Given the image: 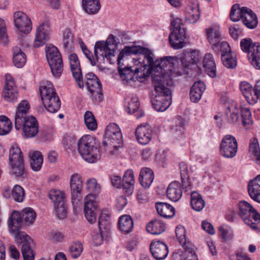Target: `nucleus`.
I'll return each instance as SVG.
<instances>
[{"mask_svg": "<svg viewBox=\"0 0 260 260\" xmlns=\"http://www.w3.org/2000/svg\"><path fill=\"white\" fill-rule=\"evenodd\" d=\"M171 60H175V57L166 56L154 61L151 50L135 45L124 47L117 58L119 73L123 81L128 84L136 81L141 82L145 78L144 71L147 66L150 67L153 75L162 72L165 67L169 71Z\"/></svg>", "mask_w": 260, "mask_h": 260, "instance_id": "nucleus-1", "label": "nucleus"}, {"mask_svg": "<svg viewBox=\"0 0 260 260\" xmlns=\"http://www.w3.org/2000/svg\"><path fill=\"white\" fill-rule=\"evenodd\" d=\"M171 60V67L169 71L167 68H163L159 74L152 75V84L155 90V98L151 100L153 108L157 111L163 112L167 110L171 104V89L173 81L171 78L174 61Z\"/></svg>", "mask_w": 260, "mask_h": 260, "instance_id": "nucleus-2", "label": "nucleus"}, {"mask_svg": "<svg viewBox=\"0 0 260 260\" xmlns=\"http://www.w3.org/2000/svg\"><path fill=\"white\" fill-rule=\"evenodd\" d=\"M85 188L90 193L84 199V212L88 222L92 224L96 220L95 211L97 208V204L95 201V196L100 192L101 186L95 179L90 178L86 181Z\"/></svg>", "mask_w": 260, "mask_h": 260, "instance_id": "nucleus-3", "label": "nucleus"}, {"mask_svg": "<svg viewBox=\"0 0 260 260\" xmlns=\"http://www.w3.org/2000/svg\"><path fill=\"white\" fill-rule=\"evenodd\" d=\"M36 216L35 210L30 207L24 209L21 213L16 211H13L8 221L10 232L14 235H24L23 233L19 232L22 223L27 225L32 224Z\"/></svg>", "mask_w": 260, "mask_h": 260, "instance_id": "nucleus-4", "label": "nucleus"}, {"mask_svg": "<svg viewBox=\"0 0 260 260\" xmlns=\"http://www.w3.org/2000/svg\"><path fill=\"white\" fill-rule=\"evenodd\" d=\"M118 43L114 35L111 34L106 41H98L94 47V53L98 61L101 59V63H105L106 59L111 63L115 62V52Z\"/></svg>", "mask_w": 260, "mask_h": 260, "instance_id": "nucleus-5", "label": "nucleus"}, {"mask_svg": "<svg viewBox=\"0 0 260 260\" xmlns=\"http://www.w3.org/2000/svg\"><path fill=\"white\" fill-rule=\"evenodd\" d=\"M78 150L82 158L88 162L94 163L101 157L99 148L95 139L90 135L82 136L78 141Z\"/></svg>", "mask_w": 260, "mask_h": 260, "instance_id": "nucleus-6", "label": "nucleus"}, {"mask_svg": "<svg viewBox=\"0 0 260 260\" xmlns=\"http://www.w3.org/2000/svg\"><path fill=\"white\" fill-rule=\"evenodd\" d=\"M238 214L252 229L260 232V214L248 202L240 201L238 204Z\"/></svg>", "mask_w": 260, "mask_h": 260, "instance_id": "nucleus-7", "label": "nucleus"}, {"mask_svg": "<svg viewBox=\"0 0 260 260\" xmlns=\"http://www.w3.org/2000/svg\"><path fill=\"white\" fill-rule=\"evenodd\" d=\"M172 31L169 35V42L175 49L182 48L185 44L184 40L186 38V29L180 18H176L171 22Z\"/></svg>", "mask_w": 260, "mask_h": 260, "instance_id": "nucleus-8", "label": "nucleus"}, {"mask_svg": "<svg viewBox=\"0 0 260 260\" xmlns=\"http://www.w3.org/2000/svg\"><path fill=\"white\" fill-rule=\"evenodd\" d=\"M9 163L13 174L16 177H24L25 172L23 159L20 148L16 145H12L9 150Z\"/></svg>", "mask_w": 260, "mask_h": 260, "instance_id": "nucleus-9", "label": "nucleus"}, {"mask_svg": "<svg viewBox=\"0 0 260 260\" xmlns=\"http://www.w3.org/2000/svg\"><path fill=\"white\" fill-rule=\"evenodd\" d=\"M46 57L52 73L59 77L63 71V62L60 53L57 47L49 46L46 49Z\"/></svg>", "mask_w": 260, "mask_h": 260, "instance_id": "nucleus-10", "label": "nucleus"}, {"mask_svg": "<svg viewBox=\"0 0 260 260\" xmlns=\"http://www.w3.org/2000/svg\"><path fill=\"white\" fill-rule=\"evenodd\" d=\"M83 87L86 85L88 90L97 102H101L103 100V95L101 93L102 84L98 78L93 73H88L83 78Z\"/></svg>", "mask_w": 260, "mask_h": 260, "instance_id": "nucleus-11", "label": "nucleus"}, {"mask_svg": "<svg viewBox=\"0 0 260 260\" xmlns=\"http://www.w3.org/2000/svg\"><path fill=\"white\" fill-rule=\"evenodd\" d=\"M238 150V143L236 139L233 136H224L220 145L219 153L222 156L230 158L234 157Z\"/></svg>", "mask_w": 260, "mask_h": 260, "instance_id": "nucleus-12", "label": "nucleus"}, {"mask_svg": "<svg viewBox=\"0 0 260 260\" xmlns=\"http://www.w3.org/2000/svg\"><path fill=\"white\" fill-rule=\"evenodd\" d=\"M2 96L6 101L11 103L16 102L19 96L15 82L12 76L9 74L5 75V84Z\"/></svg>", "mask_w": 260, "mask_h": 260, "instance_id": "nucleus-13", "label": "nucleus"}, {"mask_svg": "<svg viewBox=\"0 0 260 260\" xmlns=\"http://www.w3.org/2000/svg\"><path fill=\"white\" fill-rule=\"evenodd\" d=\"M71 199L73 204H77L81 200L83 182L81 176L78 174H73L70 181Z\"/></svg>", "mask_w": 260, "mask_h": 260, "instance_id": "nucleus-14", "label": "nucleus"}, {"mask_svg": "<svg viewBox=\"0 0 260 260\" xmlns=\"http://www.w3.org/2000/svg\"><path fill=\"white\" fill-rule=\"evenodd\" d=\"M68 59L73 77L78 87L83 88V76L78 57L76 54L73 53L69 55Z\"/></svg>", "mask_w": 260, "mask_h": 260, "instance_id": "nucleus-15", "label": "nucleus"}, {"mask_svg": "<svg viewBox=\"0 0 260 260\" xmlns=\"http://www.w3.org/2000/svg\"><path fill=\"white\" fill-rule=\"evenodd\" d=\"M15 26L21 32L28 34L31 30V22L30 18L23 12L17 11L13 14Z\"/></svg>", "mask_w": 260, "mask_h": 260, "instance_id": "nucleus-16", "label": "nucleus"}, {"mask_svg": "<svg viewBox=\"0 0 260 260\" xmlns=\"http://www.w3.org/2000/svg\"><path fill=\"white\" fill-rule=\"evenodd\" d=\"M19 242L22 243L21 252L24 260H34L35 254L31 248L32 241L30 237L25 235H14Z\"/></svg>", "mask_w": 260, "mask_h": 260, "instance_id": "nucleus-17", "label": "nucleus"}, {"mask_svg": "<svg viewBox=\"0 0 260 260\" xmlns=\"http://www.w3.org/2000/svg\"><path fill=\"white\" fill-rule=\"evenodd\" d=\"M29 109V105L27 101H22L18 105L15 115V127L20 129L22 127V120L29 118L27 114Z\"/></svg>", "mask_w": 260, "mask_h": 260, "instance_id": "nucleus-18", "label": "nucleus"}, {"mask_svg": "<svg viewBox=\"0 0 260 260\" xmlns=\"http://www.w3.org/2000/svg\"><path fill=\"white\" fill-rule=\"evenodd\" d=\"M150 251L153 257L156 260L164 259L169 253L167 245L160 241L152 242L150 245Z\"/></svg>", "mask_w": 260, "mask_h": 260, "instance_id": "nucleus-19", "label": "nucleus"}, {"mask_svg": "<svg viewBox=\"0 0 260 260\" xmlns=\"http://www.w3.org/2000/svg\"><path fill=\"white\" fill-rule=\"evenodd\" d=\"M135 133L137 140L141 144H147L152 139V131L150 125L148 124L139 125Z\"/></svg>", "mask_w": 260, "mask_h": 260, "instance_id": "nucleus-20", "label": "nucleus"}, {"mask_svg": "<svg viewBox=\"0 0 260 260\" xmlns=\"http://www.w3.org/2000/svg\"><path fill=\"white\" fill-rule=\"evenodd\" d=\"M23 132L26 138H32L36 136L39 132L38 121L36 118L30 116L22 120Z\"/></svg>", "mask_w": 260, "mask_h": 260, "instance_id": "nucleus-21", "label": "nucleus"}, {"mask_svg": "<svg viewBox=\"0 0 260 260\" xmlns=\"http://www.w3.org/2000/svg\"><path fill=\"white\" fill-rule=\"evenodd\" d=\"M247 189L250 198L260 204V175L249 181Z\"/></svg>", "mask_w": 260, "mask_h": 260, "instance_id": "nucleus-22", "label": "nucleus"}, {"mask_svg": "<svg viewBox=\"0 0 260 260\" xmlns=\"http://www.w3.org/2000/svg\"><path fill=\"white\" fill-rule=\"evenodd\" d=\"M49 39V28L47 25H40L37 28L34 46L36 48L44 45Z\"/></svg>", "mask_w": 260, "mask_h": 260, "instance_id": "nucleus-23", "label": "nucleus"}, {"mask_svg": "<svg viewBox=\"0 0 260 260\" xmlns=\"http://www.w3.org/2000/svg\"><path fill=\"white\" fill-rule=\"evenodd\" d=\"M183 248V251L173 254V260H198L191 243H187V245Z\"/></svg>", "mask_w": 260, "mask_h": 260, "instance_id": "nucleus-24", "label": "nucleus"}, {"mask_svg": "<svg viewBox=\"0 0 260 260\" xmlns=\"http://www.w3.org/2000/svg\"><path fill=\"white\" fill-rule=\"evenodd\" d=\"M40 93L44 105L49 103L50 100L55 96H58L52 84L49 81H47L45 85L40 87Z\"/></svg>", "mask_w": 260, "mask_h": 260, "instance_id": "nucleus-25", "label": "nucleus"}, {"mask_svg": "<svg viewBox=\"0 0 260 260\" xmlns=\"http://www.w3.org/2000/svg\"><path fill=\"white\" fill-rule=\"evenodd\" d=\"M182 191L181 184L178 181L171 183L167 190V196L169 199L173 202H177L182 197Z\"/></svg>", "mask_w": 260, "mask_h": 260, "instance_id": "nucleus-26", "label": "nucleus"}, {"mask_svg": "<svg viewBox=\"0 0 260 260\" xmlns=\"http://www.w3.org/2000/svg\"><path fill=\"white\" fill-rule=\"evenodd\" d=\"M106 140L103 142L105 146H109L111 150L109 152L111 155H116L119 149L122 147V136L120 134V138L112 136V138H105Z\"/></svg>", "mask_w": 260, "mask_h": 260, "instance_id": "nucleus-27", "label": "nucleus"}, {"mask_svg": "<svg viewBox=\"0 0 260 260\" xmlns=\"http://www.w3.org/2000/svg\"><path fill=\"white\" fill-rule=\"evenodd\" d=\"M135 179L132 170H127L123 177L122 187L127 195L132 194L134 191Z\"/></svg>", "mask_w": 260, "mask_h": 260, "instance_id": "nucleus-28", "label": "nucleus"}, {"mask_svg": "<svg viewBox=\"0 0 260 260\" xmlns=\"http://www.w3.org/2000/svg\"><path fill=\"white\" fill-rule=\"evenodd\" d=\"M205 89L206 85L203 82L199 81L194 82L190 91V100L194 103L199 102Z\"/></svg>", "mask_w": 260, "mask_h": 260, "instance_id": "nucleus-29", "label": "nucleus"}, {"mask_svg": "<svg viewBox=\"0 0 260 260\" xmlns=\"http://www.w3.org/2000/svg\"><path fill=\"white\" fill-rule=\"evenodd\" d=\"M154 179V174L152 170L148 168H142L139 174V181L144 188H149Z\"/></svg>", "mask_w": 260, "mask_h": 260, "instance_id": "nucleus-30", "label": "nucleus"}, {"mask_svg": "<svg viewBox=\"0 0 260 260\" xmlns=\"http://www.w3.org/2000/svg\"><path fill=\"white\" fill-rule=\"evenodd\" d=\"M157 213L162 217L170 218L175 215V209L171 205L164 202H157L155 204Z\"/></svg>", "mask_w": 260, "mask_h": 260, "instance_id": "nucleus-31", "label": "nucleus"}, {"mask_svg": "<svg viewBox=\"0 0 260 260\" xmlns=\"http://www.w3.org/2000/svg\"><path fill=\"white\" fill-rule=\"evenodd\" d=\"M187 14L185 16V20L189 23H194L200 18V13L199 4L198 3H191L187 7Z\"/></svg>", "mask_w": 260, "mask_h": 260, "instance_id": "nucleus-32", "label": "nucleus"}, {"mask_svg": "<svg viewBox=\"0 0 260 260\" xmlns=\"http://www.w3.org/2000/svg\"><path fill=\"white\" fill-rule=\"evenodd\" d=\"M83 10L89 15H94L99 12L101 6L99 0H82Z\"/></svg>", "mask_w": 260, "mask_h": 260, "instance_id": "nucleus-33", "label": "nucleus"}, {"mask_svg": "<svg viewBox=\"0 0 260 260\" xmlns=\"http://www.w3.org/2000/svg\"><path fill=\"white\" fill-rule=\"evenodd\" d=\"M203 67L205 72L211 77L216 76V65L213 56L211 53H206L204 57Z\"/></svg>", "mask_w": 260, "mask_h": 260, "instance_id": "nucleus-34", "label": "nucleus"}, {"mask_svg": "<svg viewBox=\"0 0 260 260\" xmlns=\"http://www.w3.org/2000/svg\"><path fill=\"white\" fill-rule=\"evenodd\" d=\"M249 152L251 159L255 163L260 166V148L258 140L255 138H252L250 139Z\"/></svg>", "mask_w": 260, "mask_h": 260, "instance_id": "nucleus-35", "label": "nucleus"}, {"mask_svg": "<svg viewBox=\"0 0 260 260\" xmlns=\"http://www.w3.org/2000/svg\"><path fill=\"white\" fill-rule=\"evenodd\" d=\"M243 24L248 28L253 29L256 27L257 25L258 21L256 15L250 9L247 8V11L244 12V15L242 18Z\"/></svg>", "mask_w": 260, "mask_h": 260, "instance_id": "nucleus-36", "label": "nucleus"}, {"mask_svg": "<svg viewBox=\"0 0 260 260\" xmlns=\"http://www.w3.org/2000/svg\"><path fill=\"white\" fill-rule=\"evenodd\" d=\"M201 58V56L199 51L196 50H191L189 52L184 51L183 56L181 57L182 63L184 61H186L187 60L188 63L184 65L187 68H189L190 64H196Z\"/></svg>", "mask_w": 260, "mask_h": 260, "instance_id": "nucleus-37", "label": "nucleus"}, {"mask_svg": "<svg viewBox=\"0 0 260 260\" xmlns=\"http://www.w3.org/2000/svg\"><path fill=\"white\" fill-rule=\"evenodd\" d=\"M118 225L121 232L124 233H128L131 232L133 229V220L129 215H124L120 216L119 218Z\"/></svg>", "mask_w": 260, "mask_h": 260, "instance_id": "nucleus-38", "label": "nucleus"}, {"mask_svg": "<svg viewBox=\"0 0 260 260\" xmlns=\"http://www.w3.org/2000/svg\"><path fill=\"white\" fill-rule=\"evenodd\" d=\"M30 165L31 169L35 171H39L42 166L43 157L42 153L38 151L29 153Z\"/></svg>", "mask_w": 260, "mask_h": 260, "instance_id": "nucleus-39", "label": "nucleus"}, {"mask_svg": "<svg viewBox=\"0 0 260 260\" xmlns=\"http://www.w3.org/2000/svg\"><path fill=\"white\" fill-rule=\"evenodd\" d=\"M98 226L100 232L108 235L111 228L110 215L105 213H101L99 218Z\"/></svg>", "mask_w": 260, "mask_h": 260, "instance_id": "nucleus-40", "label": "nucleus"}, {"mask_svg": "<svg viewBox=\"0 0 260 260\" xmlns=\"http://www.w3.org/2000/svg\"><path fill=\"white\" fill-rule=\"evenodd\" d=\"M14 64L17 68H22L26 63V58L25 53L18 47L13 49Z\"/></svg>", "mask_w": 260, "mask_h": 260, "instance_id": "nucleus-41", "label": "nucleus"}, {"mask_svg": "<svg viewBox=\"0 0 260 260\" xmlns=\"http://www.w3.org/2000/svg\"><path fill=\"white\" fill-rule=\"evenodd\" d=\"M147 231L153 235H158L165 230L164 223L159 219H156L150 222L146 227Z\"/></svg>", "mask_w": 260, "mask_h": 260, "instance_id": "nucleus-42", "label": "nucleus"}, {"mask_svg": "<svg viewBox=\"0 0 260 260\" xmlns=\"http://www.w3.org/2000/svg\"><path fill=\"white\" fill-rule=\"evenodd\" d=\"M74 35L69 28H66L62 32V46L65 51L69 52L73 47Z\"/></svg>", "mask_w": 260, "mask_h": 260, "instance_id": "nucleus-43", "label": "nucleus"}, {"mask_svg": "<svg viewBox=\"0 0 260 260\" xmlns=\"http://www.w3.org/2000/svg\"><path fill=\"white\" fill-rule=\"evenodd\" d=\"M190 204L194 210L200 211L204 207L205 203L200 194L193 191L190 195Z\"/></svg>", "mask_w": 260, "mask_h": 260, "instance_id": "nucleus-44", "label": "nucleus"}, {"mask_svg": "<svg viewBox=\"0 0 260 260\" xmlns=\"http://www.w3.org/2000/svg\"><path fill=\"white\" fill-rule=\"evenodd\" d=\"M208 39L212 48L220 41V33L218 27H211L206 29Z\"/></svg>", "mask_w": 260, "mask_h": 260, "instance_id": "nucleus-45", "label": "nucleus"}, {"mask_svg": "<svg viewBox=\"0 0 260 260\" xmlns=\"http://www.w3.org/2000/svg\"><path fill=\"white\" fill-rule=\"evenodd\" d=\"M247 11V8L243 7L241 9L240 8L239 5H234L231 10L230 18L234 22L239 20L240 19H242L244 15V12Z\"/></svg>", "mask_w": 260, "mask_h": 260, "instance_id": "nucleus-46", "label": "nucleus"}, {"mask_svg": "<svg viewBox=\"0 0 260 260\" xmlns=\"http://www.w3.org/2000/svg\"><path fill=\"white\" fill-rule=\"evenodd\" d=\"M221 58L223 64L227 68L234 69L237 66V59L234 54H222Z\"/></svg>", "mask_w": 260, "mask_h": 260, "instance_id": "nucleus-47", "label": "nucleus"}, {"mask_svg": "<svg viewBox=\"0 0 260 260\" xmlns=\"http://www.w3.org/2000/svg\"><path fill=\"white\" fill-rule=\"evenodd\" d=\"M259 43L253 42L252 40L249 38L242 39L240 42V47L242 50L248 53V56L249 54L253 52V49H255V46H258Z\"/></svg>", "mask_w": 260, "mask_h": 260, "instance_id": "nucleus-48", "label": "nucleus"}, {"mask_svg": "<svg viewBox=\"0 0 260 260\" xmlns=\"http://www.w3.org/2000/svg\"><path fill=\"white\" fill-rule=\"evenodd\" d=\"M248 59L251 64L256 69H260V44L253 49V52L249 54Z\"/></svg>", "mask_w": 260, "mask_h": 260, "instance_id": "nucleus-49", "label": "nucleus"}, {"mask_svg": "<svg viewBox=\"0 0 260 260\" xmlns=\"http://www.w3.org/2000/svg\"><path fill=\"white\" fill-rule=\"evenodd\" d=\"M240 89L247 102L251 104L253 90L252 86L247 82L243 81L240 84Z\"/></svg>", "mask_w": 260, "mask_h": 260, "instance_id": "nucleus-50", "label": "nucleus"}, {"mask_svg": "<svg viewBox=\"0 0 260 260\" xmlns=\"http://www.w3.org/2000/svg\"><path fill=\"white\" fill-rule=\"evenodd\" d=\"M12 122L6 116H0V135L8 134L12 129Z\"/></svg>", "mask_w": 260, "mask_h": 260, "instance_id": "nucleus-51", "label": "nucleus"}, {"mask_svg": "<svg viewBox=\"0 0 260 260\" xmlns=\"http://www.w3.org/2000/svg\"><path fill=\"white\" fill-rule=\"evenodd\" d=\"M176 235L178 242L183 247L187 245V243H191L186 237V230L182 225H178L176 228Z\"/></svg>", "mask_w": 260, "mask_h": 260, "instance_id": "nucleus-52", "label": "nucleus"}, {"mask_svg": "<svg viewBox=\"0 0 260 260\" xmlns=\"http://www.w3.org/2000/svg\"><path fill=\"white\" fill-rule=\"evenodd\" d=\"M84 122L86 127L91 131L95 130L97 123L93 114L90 111H86L84 115Z\"/></svg>", "mask_w": 260, "mask_h": 260, "instance_id": "nucleus-53", "label": "nucleus"}, {"mask_svg": "<svg viewBox=\"0 0 260 260\" xmlns=\"http://www.w3.org/2000/svg\"><path fill=\"white\" fill-rule=\"evenodd\" d=\"M229 112H226L228 121L231 124L235 123L239 118L240 110L236 107L228 108Z\"/></svg>", "mask_w": 260, "mask_h": 260, "instance_id": "nucleus-54", "label": "nucleus"}, {"mask_svg": "<svg viewBox=\"0 0 260 260\" xmlns=\"http://www.w3.org/2000/svg\"><path fill=\"white\" fill-rule=\"evenodd\" d=\"M83 251V246L80 242L72 243L69 247L70 255L73 258L78 257Z\"/></svg>", "mask_w": 260, "mask_h": 260, "instance_id": "nucleus-55", "label": "nucleus"}, {"mask_svg": "<svg viewBox=\"0 0 260 260\" xmlns=\"http://www.w3.org/2000/svg\"><path fill=\"white\" fill-rule=\"evenodd\" d=\"M49 198L55 204H57L63 203L65 195L63 191L54 189L50 191Z\"/></svg>", "mask_w": 260, "mask_h": 260, "instance_id": "nucleus-56", "label": "nucleus"}, {"mask_svg": "<svg viewBox=\"0 0 260 260\" xmlns=\"http://www.w3.org/2000/svg\"><path fill=\"white\" fill-rule=\"evenodd\" d=\"M120 134H122L118 125L115 123H111L107 127L105 138H112V136L115 135L118 138H120Z\"/></svg>", "mask_w": 260, "mask_h": 260, "instance_id": "nucleus-57", "label": "nucleus"}, {"mask_svg": "<svg viewBox=\"0 0 260 260\" xmlns=\"http://www.w3.org/2000/svg\"><path fill=\"white\" fill-rule=\"evenodd\" d=\"M61 103L58 96L55 97L50 100L49 103L44 105L48 111L51 113H55L60 109Z\"/></svg>", "mask_w": 260, "mask_h": 260, "instance_id": "nucleus-58", "label": "nucleus"}, {"mask_svg": "<svg viewBox=\"0 0 260 260\" xmlns=\"http://www.w3.org/2000/svg\"><path fill=\"white\" fill-rule=\"evenodd\" d=\"M127 111L129 113H134L137 112L140 107V103L138 97L136 95L132 96L130 99H127Z\"/></svg>", "mask_w": 260, "mask_h": 260, "instance_id": "nucleus-59", "label": "nucleus"}, {"mask_svg": "<svg viewBox=\"0 0 260 260\" xmlns=\"http://www.w3.org/2000/svg\"><path fill=\"white\" fill-rule=\"evenodd\" d=\"M12 195L15 201L18 202H22L25 197L24 190L20 185H16L12 190Z\"/></svg>", "mask_w": 260, "mask_h": 260, "instance_id": "nucleus-60", "label": "nucleus"}, {"mask_svg": "<svg viewBox=\"0 0 260 260\" xmlns=\"http://www.w3.org/2000/svg\"><path fill=\"white\" fill-rule=\"evenodd\" d=\"M242 123L244 126L252 124V120L251 112L248 108H243L241 110Z\"/></svg>", "mask_w": 260, "mask_h": 260, "instance_id": "nucleus-61", "label": "nucleus"}, {"mask_svg": "<svg viewBox=\"0 0 260 260\" xmlns=\"http://www.w3.org/2000/svg\"><path fill=\"white\" fill-rule=\"evenodd\" d=\"M213 50L217 53L221 52L222 54L230 53L231 48L229 43L225 41H223L217 44L213 47Z\"/></svg>", "mask_w": 260, "mask_h": 260, "instance_id": "nucleus-62", "label": "nucleus"}, {"mask_svg": "<svg viewBox=\"0 0 260 260\" xmlns=\"http://www.w3.org/2000/svg\"><path fill=\"white\" fill-rule=\"evenodd\" d=\"M186 124V121L184 119L181 117H178L175 119V126L174 131L178 136L182 135L184 131V126Z\"/></svg>", "mask_w": 260, "mask_h": 260, "instance_id": "nucleus-63", "label": "nucleus"}, {"mask_svg": "<svg viewBox=\"0 0 260 260\" xmlns=\"http://www.w3.org/2000/svg\"><path fill=\"white\" fill-rule=\"evenodd\" d=\"M259 100L260 101V80L256 81L253 90V95L251 99V105L254 104Z\"/></svg>", "mask_w": 260, "mask_h": 260, "instance_id": "nucleus-64", "label": "nucleus"}]
</instances>
